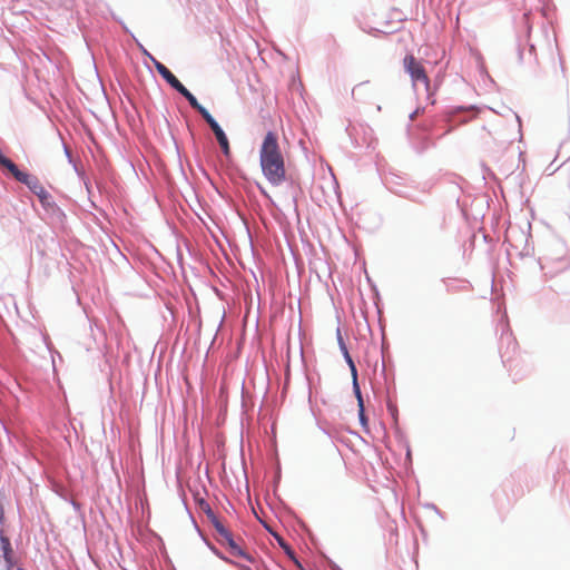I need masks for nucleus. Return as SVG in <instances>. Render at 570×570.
<instances>
[{
  "instance_id": "obj_1",
  "label": "nucleus",
  "mask_w": 570,
  "mask_h": 570,
  "mask_svg": "<svg viewBox=\"0 0 570 570\" xmlns=\"http://www.w3.org/2000/svg\"><path fill=\"white\" fill-rule=\"evenodd\" d=\"M259 164L265 178L274 186L286 179L285 159L278 144L277 134L268 131L259 148Z\"/></svg>"
},
{
  "instance_id": "obj_2",
  "label": "nucleus",
  "mask_w": 570,
  "mask_h": 570,
  "mask_svg": "<svg viewBox=\"0 0 570 570\" xmlns=\"http://www.w3.org/2000/svg\"><path fill=\"white\" fill-rule=\"evenodd\" d=\"M405 71L410 75L413 86L422 83L426 90L430 88V78L424 66L413 56L407 55L403 60Z\"/></svg>"
},
{
  "instance_id": "obj_3",
  "label": "nucleus",
  "mask_w": 570,
  "mask_h": 570,
  "mask_svg": "<svg viewBox=\"0 0 570 570\" xmlns=\"http://www.w3.org/2000/svg\"><path fill=\"white\" fill-rule=\"evenodd\" d=\"M24 185L39 198L45 208H53L56 206L51 194L43 187L40 180L30 175L24 181Z\"/></svg>"
},
{
  "instance_id": "obj_4",
  "label": "nucleus",
  "mask_w": 570,
  "mask_h": 570,
  "mask_svg": "<svg viewBox=\"0 0 570 570\" xmlns=\"http://www.w3.org/2000/svg\"><path fill=\"white\" fill-rule=\"evenodd\" d=\"M0 165L8 169V171L20 183L24 184V181L30 176L28 173L21 171L17 165L7 158L2 153H0Z\"/></svg>"
},
{
  "instance_id": "obj_5",
  "label": "nucleus",
  "mask_w": 570,
  "mask_h": 570,
  "mask_svg": "<svg viewBox=\"0 0 570 570\" xmlns=\"http://www.w3.org/2000/svg\"><path fill=\"white\" fill-rule=\"evenodd\" d=\"M156 69L158 73L176 90L183 86V83L165 65L156 62Z\"/></svg>"
},
{
  "instance_id": "obj_6",
  "label": "nucleus",
  "mask_w": 570,
  "mask_h": 570,
  "mask_svg": "<svg viewBox=\"0 0 570 570\" xmlns=\"http://www.w3.org/2000/svg\"><path fill=\"white\" fill-rule=\"evenodd\" d=\"M0 544H1V553L6 561V567H7V569H11L13 567V560H12L13 551L11 548L10 540L7 537L1 535Z\"/></svg>"
},
{
  "instance_id": "obj_7",
  "label": "nucleus",
  "mask_w": 570,
  "mask_h": 570,
  "mask_svg": "<svg viewBox=\"0 0 570 570\" xmlns=\"http://www.w3.org/2000/svg\"><path fill=\"white\" fill-rule=\"evenodd\" d=\"M372 94V87L370 85V81H363L358 85H356L352 90V97L356 101H363L364 98Z\"/></svg>"
},
{
  "instance_id": "obj_8",
  "label": "nucleus",
  "mask_w": 570,
  "mask_h": 570,
  "mask_svg": "<svg viewBox=\"0 0 570 570\" xmlns=\"http://www.w3.org/2000/svg\"><path fill=\"white\" fill-rule=\"evenodd\" d=\"M177 91L181 94L188 100L189 105L200 115L207 111V109L198 102L196 97L184 85L180 88H178Z\"/></svg>"
},
{
  "instance_id": "obj_9",
  "label": "nucleus",
  "mask_w": 570,
  "mask_h": 570,
  "mask_svg": "<svg viewBox=\"0 0 570 570\" xmlns=\"http://www.w3.org/2000/svg\"><path fill=\"white\" fill-rule=\"evenodd\" d=\"M226 548L228 549L229 553L234 557H240L247 560L248 562L254 561L253 557L245 550H243L242 547L235 540L227 543Z\"/></svg>"
},
{
  "instance_id": "obj_10",
  "label": "nucleus",
  "mask_w": 570,
  "mask_h": 570,
  "mask_svg": "<svg viewBox=\"0 0 570 570\" xmlns=\"http://www.w3.org/2000/svg\"><path fill=\"white\" fill-rule=\"evenodd\" d=\"M360 130L363 132V141L370 146L375 140L372 129L366 127L364 124L353 126V131L356 135L360 134Z\"/></svg>"
},
{
  "instance_id": "obj_11",
  "label": "nucleus",
  "mask_w": 570,
  "mask_h": 570,
  "mask_svg": "<svg viewBox=\"0 0 570 570\" xmlns=\"http://www.w3.org/2000/svg\"><path fill=\"white\" fill-rule=\"evenodd\" d=\"M202 117L208 124V126L213 130L215 137L224 134V130L220 128L218 122L213 118V116L208 112V110L206 112H204L202 115Z\"/></svg>"
},
{
  "instance_id": "obj_12",
  "label": "nucleus",
  "mask_w": 570,
  "mask_h": 570,
  "mask_svg": "<svg viewBox=\"0 0 570 570\" xmlns=\"http://www.w3.org/2000/svg\"><path fill=\"white\" fill-rule=\"evenodd\" d=\"M202 117L208 124V126L213 130L215 137L224 134V130L220 128L218 122L213 118V116L208 112V110L206 112H204L202 115Z\"/></svg>"
},
{
  "instance_id": "obj_13",
  "label": "nucleus",
  "mask_w": 570,
  "mask_h": 570,
  "mask_svg": "<svg viewBox=\"0 0 570 570\" xmlns=\"http://www.w3.org/2000/svg\"><path fill=\"white\" fill-rule=\"evenodd\" d=\"M216 139L222 148V151L224 153L225 156H229L230 155V147H229V141H228V138L227 136L225 135V132L223 135H219V136H216Z\"/></svg>"
},
{
  "instance_id": "obj_14",
  "label": "nucleus",
  "mask_w": 570,
  "mask_h": 570,
  "mask_svg": "<svg viewBox=\"0 0 570 570\" xmlns=\"http://www.w3.org/2000/svg\"><path fill=\"white\" fill-rule=\"evenodd\" d=\"M353 390H354L355 396L357 399V407H362V405H364V401H363V396L361 393L358 382L353 383Z\"/></svg>"
},
{
  "instance_id": "obj_15",
  "label": "nucleus",
  "mask_w": 570,
  "mask_h": 570,
  "mask_svg": "<svg viewBox=\"0 0 570 570\" xmlns=\"http://www.w3.org/2000/svg\"><path fill=\"white\" fill-rule=\"evenodd\" d=\"M353 390H354L355 396L357 399V407H362V405H364V401H363V396L361 393L358 382L353 383Z\"/></svg>"
},
{
  "instance_id": "obj_16",
  "label": "nucleus",
  "mask_w": 570,
  "mask_h": 570,
  "mask_svg": "<svg viewBox=\"0 0 570 570\" xmlns=\"http://www.w3.org/2000/svg\"><path fill=\"white\" fill-rule=\"evenodd\" d=\"M233 540H234V538H233V535H232V533L229 531L228 532H224L223 537H219L220 543L224 544L225 547L227 546V543H229Z\"/></svg>"
},
{
  "instance_id": "obj_17",
  "label": "nucleus",
  "mask_w": 570,
  "mask_h": 570,
  "mask_svg": "<svg viewBox=\"0 0 570 570\" xmlns=\"http://www.w3.org/2000/svg\"><path fill=\"white\" fill-rule=\"evenodd\" d=\"M341 347H342V351L344 353L345 360H346V362H347V364H348V366L351 368L352 365H355V364H354L351 355L348 354V351H347L346 346L343 343H341Z\"/></svg>"
},
{
  "instance_id": "obj_18",
  "label": "nucleus",
  "mask_w": 570,
  "mask_h": 570,
  "mask_svg": "<svg viewBox=\"0 0 570 570\" xmlns=\"http://www.w3.org/2000/svg\"><path fill=\"white\" fill-rule=\"evenodd\" d=\"M358 417H360L361 424L363 426H366L367 425V417L365 416L364 405H362V407H358Z\"/></svg>"
},
{
  "instance_id": "obj_19",
  "label": "nucleus",
  "mask_w": 570,
  "mask_h": 570,
  "mask_svg": "<svg viewBox=\"0 0 570 570\" xmlns=\"http://www.w3.org/2000/svg\"><path fill=\"white\" fill-rule=\"evenodd\" d=\"M215 529H216L217 534L219 537H223L224 532H228V530L222 523H219V522H215Z\"/></svg>"
},
{
  "instance_id": "obj_20",
  "label": "nucleus",
  "mask_w": 570,
  "mask_h": 570,
  "mask_svg": "<svg viewBox=\"0 0 570 570\" xmlns=\"http://www.w3.org/2000/svg\"><path fill=\"white\" fill-rule=\"evenodd\" d=\"M215 529H216L217 534L219 537H223L224 532H228V530L222 523H219V522H215Z\"/></svg>"
},
{
  "instance_id": "obj_21",
  "label": "nucleus",
  "mask_w": 570,
  "mask_h": 570,
  "mask_svg": "<svg viewBox=\"0 0 570 570\" xmlns=\"http://www.w3.org/2000/svg\"><path fill=\"white\" fill-rule=\"evenodd\" d=\"M351 373H352V377H353V383L357 382V371H356L355 365H352Z\"/></svg>"
},
{
  "instance_id": "obj_22",
  "label": "nucleus",
  "mask_w": 570,
  "mask_h": 570,
  "mask_svg": "<svg viewBox=\"0 0 570 570\" xmlns=\"http://www.w3.org/2000/svg\"><path fill=\"white\" fill-rule=\"evenodd\" d=\"M284 551L286 552V554H287L291 559H294V552H293V550L291 549V547H289V546H285Z\"/></svg>"
},
{
  "instance_id": "obj_23",
  "label": "nucleus",
  "mask_w": 570,
  "mask_h": 570,
  "mask_svg": "<svg viewBox=\"0 0 570 570\" xmlns=\"http://www.w3.org/2000/svg\"><path fill=\"white\" fill-rule=\"evenodd\" d=\"M277 540L283 549H285V546H288L287 543L284 542V540L281 537H277Z\"/></svg>"
},
{
  "instance_id": "obj_24",
  "label": "nucleus",
  "mask_w": 570,
  "mask_h": 570,
  "mask_svg": "<svg viewBox=\"0 0 570 570\" xmlns=\"http://www.w3.org/2000/svg\"><path fill=\"white\" fill-rule=\"evenodd\" d=\"M277 540L283 549H285V546H288L287 543L284 542V540L281 537H277Z\"/></svg>"
}]
</instances>
